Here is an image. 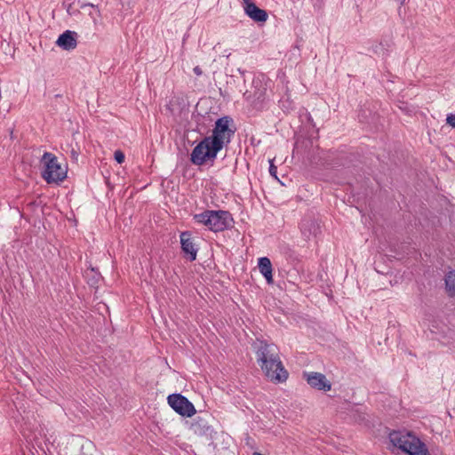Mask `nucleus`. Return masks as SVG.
<instances>
[{
    "instance_id": "obj_26",
    "label": "nucleus",
    "mask_w": 455,
    "mask_h": 455,
    "mask_svg": "<svg viewBox=\"0 0 455 455\" xmlns=\"http://www.w3.org/2000/svg\"><path fill=\"white\" fill-rule=\"evenodd\" d=\"M87 5H90L92 7H94L93 4H88Z\"/></svg>"
},
{
    "instance_id": "obj_23",
    "label": "nucleus",
    "mask_w": 455,
    "mask_h": 455,
    "mask_svg": "<svg viewBox=\"0 0 455 455\" xmlns=\"http://www.w3.org/2000/svg\"><path fill=\"white\" fill-rule=\"evenodd\" d=\"M71 156L74 159H77L78 157V152L76 150H75L74 148L71 150Z\"/></svg>"
},
{
    "instance_id": "obj_10",
    "label": "nucleus",
    "mask_w": 455,
    "mask_h": 455,
    "mask_svg": "<svg viewBox=\"0 0 455 455\" xmlns=\"http://www.w3.org/2000/svg\"><path fill=\"white\" fill-rule=\"evenodd\" d=\"M76 37L75 31L66 30L59 36L56 44L65 51L74 50L77 45Z\"/></svg>"
},
{
    "instance_id": "obj_15",
    "label": "nucleus",
    "mask_w": 455,
    "mask_h": 455,
    "mask_svg": "<svg viewBox=\"0 0 455 455\" xmlns=\"http://www.w3.org/2000/svg\"><path fill=\"white\" fill-rule=\"evenodd\" d=\"M191 429L193 432L199 435H212L213 429L209 425L207 419L203 417H197L191 424Z\"/></svg>"
},
{
    "instance_id": "obj_21",
    "label": "nucleus",
    "mask_w": 455,
    "mask_h": 455,
    "mask_svg": "<svg viewBox=\"0 0 455 455\" xmlns=\"http://www.w3.org/2000/svg\"><path fill=\"white\" fill-rule=\"evenodd\" d=\"M269 173L271 176L275 177V179H277V176H276V166H275L274 164V160H269Z\"/></svg>"
},
{
    "instance_id": "obj_13",
    "label": "nucleus",
    "mask_w": 455,
    "mask_h": 455,
    "mask_svg": "<svg viewBox=\"0 0 455 455\" xmlns=\"http://www.w3.org/2000/svg\"><path fill=\"white\" fill-rule=\"evenodd\" d=\"M406 450L403 451L409 455H430L425 443H423L416 435H411Z\"/></svg>"
},
{
    "instance_id": "obj_7",
    "label": "nucleus",
    "mask_w": 455,
    "mask_h": 455,
    "mask_svg": "<svg viewBox=\"0 0 455 455\" xmlns=\"http://www.w3.org/2000/svg\"><path fill=\"white\" fill-rule=\"evenodd\" d=\"M280 351L275 343H261L256 350L257 363L267 361H281Z\"/></svg>"
},
{
    "instance_id": "obj_9",
    "label": "nucleus",
    "mask_w": 455,
    "mask_h": 455,
    "mask_svg": "<svg viewBox=\"0 0 455 455\" xmlns=\"http://www.w3.org/2000/svg\"><path fill=\"white\" fill-rule=\"evenodd\" d=\"M307 383L314 388L318 390L329 391L331 387V383L327 380L325 375L320 372L304 373Z\"/></svg>"
},
{
    "instance_id": "obj_4",
    "label": "nucleus",
    "mask_w": 455,
    "mask_h": 455,
    "mask_svg": "<svg viewBox=\"0 0 455 455\" xmlns=\"http://www.w3.org/2000/svg\"><path fill=\"white\" fill-rule=\"evenodd\" d=\"M265 375L273 382L282 383L288 379V371L282 361H267L258 363Z\"/></svg>"
},
{
    "instance_id": "obj_17",
    "label": "nucleus",
    "mask_w": 455,
    "mask_h": 455,
    "mask_svg": "<svg viewBox=\"0 0 455 455\" xmlns=\"http://www.w3.org/2000/svg\"><path fill=\"white\" fill-rule=\"evenodd\" d=\"M445 289L450 297H455V270L449 271L444 278Z\"/></svg>"
},
{
    "instance_id": "obj_1",
    "label": "nucleus",
    "mask_w": 455,
    "mask_h": 455,
    "mask_svg": "<svg viewBox=\"0 0 455 455\" xmlns=\"http://www.w3.org/2000/svg\"><path fill=\"white\" fill-rule=\"evenodd\" d=\"M233 119L229 116H222L215 122L212 134L203 139L192 150L190 162L195 165H203L207 162H213L218 153L226 143L230 142L235 130L229 129Z\"/></svg>"
},
{
    "instance_id": "obj_14",
    "label": "nucleus",
    "mask_w": 455,
    "mask_h": 455,
    "mask_svg": "<svg viewBox=\"0 0 455 455\" xmlns=\"http://www.w3.org/2000/svg\"><path fill=\"white\" fill-rule=\"evenodd\" d=\"M411 433L406 431H392L389 434V440L392 444L403 451L406 450Z\"/></svg>"
},
{
    "instance_id": "obj_18",
    "label": "nucleus",
    "mask_w": 455,
    "mask_h": 455,
    "mask_svg": "<svg viewBox=\"0 0 455 455\" xmlns=\"http://www.w3.org/2000/svg\"><path fill=\"white\" fill-rule=\"evenodd\" d=\"M85 277L88 279L87 283L91 286H96L100 281V274L95 271L93 267H91L85 271Z\"/></svg>"
},
{
    "instance_id": "obj_5",
    "label": "nucleus",
    "mask_w": 455,
    "mask_h": 455,
    "mask_svg": "<svg viewBox=\"0 0 455 455\" xmlns=\"http://www.w3.org/2000/svg\"><path fill=\"white\" fill-rule=\"evenodd\" d=\"M168 404L180 415L192 417L196 411L194 404L181 394H172L167 397Z\"/></svg>"
},
{
    "instance_id": "obj_22",
    "label": "nucleus",
    "mask_w": 455,
    "mask_h": 455,
    "mask_svg": "<svg viewBox=\"0 0 455 455\" xmlns=\"http://www.w3.org/2000/svg\"><path fill=\"white\" fill-rule=\"evenodd\" d=\"M194 72L196 76H201L203 74L202 69L198 66L194 68Z\"/></svg>"
},
{
    "instance_id": "obj_16",
    "label": "nucleus",
    "mask_w": 455,
    "mask_h": 455,
    "mask_svg": "<svg viewBox=\"0 0 455 455\" xmlns=\"http://www.w3.org/2000/svg\"><path fill=\"white\" fill-rule=\"evenodd\" d=\"M258 267L259 272L266 278L267 283H273V275H272V264L268 258L261 257L259 259Z\"/></svg>"
},
{
    "instance_id": "obj_19",
    "label": "nucleus",
    "mask_w": 455,
    "mask_h": 455,
    "mask_svg": "<svg viewBox=\"0 0 455 455\" xmlns=\"http://www.w3.org/2000/svg\"><path fill=\"white\" fill-rule=\"evenodd\" d=\"M114 158L118 164H123L124 162V154L121 150H116L114 153Z\"/></svg>"
},
{
    "instance_id": "obj_6",
    "label": "nucleus",
    "mask_w": 455,
    "mask_h": 455,
    "mask_svg": "<svg viewBox=\"0 0 455 455\" xmlns=\"http://www.w3.org/2000/svg\"><path fill=\"white\" fill-rule=\"evenodd\" d=\"M266 91L267 89L260 79H253L251 89L243 92V98L254 108H259L265 100Z\"/></svg>"
},
{
    "instance_id": "obj_8",
    "label": "nucleus",
    "mask_w": 455,
    "mask_h": 455,
    "mask_svg": "<svg viewBox=\"0 0 455 455\" xmlns=\"http://www.w3.org/2000/svg\"><path fill=\"white\" fill-rule=\"evenodd\" d=\"M180 245L184 256L190 261L196 260L198 249L193 242L191 232L184 231L180 234Z\"/></svg>"
},
{
    "instance_id": "obj_2",
    "label": "nucleus",
    "mask_w": 455,
    "mask_h": 455,
    "mask_svg": "<svg viewBox=\"0 0 455 455\" xmlns=\"http://www.w3.org/2000/svg\"><path fill=\"white\" fill-rule=\"evenodd\" d=\"M194 219L196 222L206 226L211 231L220 232L232 227L234 220L229 212L206 210L202 213L196 214Z\"/></svg>"
},
{
    "instance_id": "obj_24",
    "label": "nucleus",
    "mask_w": 455,
    "mask_h": 455,
    "mask_svg": "<svg viewBox=\"0 0 455 455\" xmlns=\"http://www.w3.org/2000/svg\"><path fill=\"white\" fill-rule=\"evenodd\" d=\"M244 3V5L247 4L251 0H243Z\"/></svg>"
},
{
    "instance_id": "obj_20",
    "label": "nucleus",
    "mask_w": 455,
    "mask_h": 455,
    "mask_svg": "<svg viewBox=\"0 0 455 455\" xmlns=\"http://www.w3.org/2000/svg\"><path fill=\"white\" fill-rule=\"evenodd\" d=\"M446 124L455 128V114H449L446 116Z\"/></svg>"
},
{
    "instance_id": "obj_11",
    "label": "nucleus",
    "mask_w": 455,
    "mask_h": 455,
    "mask_svg": "<svg viewBox=\"0 0 455 455\" xmlns=\"http://www.w3.org/2000/svg\"><path fill=\"white\" fill-rule=\"evenodd\" d=\"M244 12L253 21L258 23H264L267 21L268 18L267 12L265 10L259 8L251 1H250L247 4L244 5Z\"/></svg>"
},
{
    "instance_id": "obj_25",
    "label": "nucleus",
    "mask_w": 455,
    "mask_h": 455,
    "mask_svg": "<svg viewBox=\"0 0 455 455\" xmlns=\"http://www.w3.org/2000/svg\"><path fill=\"white\" fill-rule=\"evenodd\" d=\"M401 1V4H403L405 0H400Z\"/></svg>"
},
{
    "instance_id": "obj_3",
    "label": "nucleus",
    "mask_w": 455,
    "mask_h": 455,
    "mask_svg": "<svg viewBox=\"0 0 455 455\" xmlns=\"http://www.w3.org/2000/svg\"><path fill=\"white\" fill-rule=\"evenodd\" d=\"M44 168L42 177L47 183H59L67 177V171L58 162V158L52 153L45 152L41 159Z\"/></svg>"
},
{
    "instance_id": "obj_12",
    "label": "nucleus",
    "mask_w": 455,
    "mask_h": 455,
    "mask_svg": "<svg viewBox=\"0 0 455 455\" xmlns=\"http://www.w3.org/2000/svg\"><path fill=\"white\" fill-rule=\"evenodd\" d=\"M300 230L306 239H310L311 236L316 237L321 233V227L314 219H304L300 224Z\"/></svg>"
}]
</instances>
